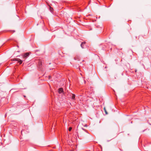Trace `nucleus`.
<instances>
[{"label": "nucleus", "instance_id": "4", "mask_svg": "<svg viewBox=\"0 0 151 151\" xmlns=\"http://www.w3.org/2000/svg\"><path fill=\"white\" fill-rule=\"evenodd\" d=\"M85 44V42H82L81 44V47L82 48H84V45Z\"/></svg>", "mask_w": 151, "mask_h": 151}, {"label": "nucleus", "instance_id": "7", "mask_svg": "<svg viewBox=\"0 0 151 151\" xmlns=\"http://www.w3.org/2000/svg\"><path fill=\"white\" fill-rule=\"evenodd\" d=\"M72 128L71 127H69V129H68V130L69 131H70L71 130H72Z\"/></svg>", "mask_w": 151, "mask_h": 151}, {"label": "nucleus", "instance_id": "2", "mask_svg": "<svg viewBox=\"0 0 151 151\" xmlns=\"http://www.w3.org/2000/svg\"><path fill=\"white\" fill-rule=\"evenodd\" d=\"M29 55V54L28 53H27L24 55L23 57L24 58H26Z\"/></svg>", "mask_w": 151, "mask_h": 151}, {"label": "nucleus", "instance_id": "6", "mask_svg": "<svg viewBox=\"0 0 151 151\" xmlns=\"http://www.w3.org/2000/svg\"><path fill=\"white\" fill-rule=\"evenodd\" d=\"M42 63L41 62H39V68H41V65H42Z\"/></svg>", "mask_w": 151, "mask_h": 151}, {"label": "nucleus", "instance_id": "3", "mask_svg": "<svg viewBox=\"0 0 151 151\" xmlns=\"http://www.w3.org/2000/svg\"><path fill=\"white\" fill-rule=\"evenodd\" d=\"M63 91V89L62 88H60L58 90V92L60 93H62Z\"/></svg>", "mask_w": 151, "mask_h": 151}, {"label": "nucleus", "instance_id": "1", "mask_svg": "<svg viewBox=\"0 0 151 151\" xmlns=\"http://www.w3.org/2000/svg\"><path fill=\"white\" fill-rule=\"evenodd\" d=\"M12 61H17L18 63H19V64H21L22 63V61L19 58H14L12 60Z\"/></svg>", "mask_w": 151, "mask_h": 151}, {"label": "nucleus", "instance_id": "9", "mask_svg": "<svg viewBox=\"0 0 151 151\" xmlns=\"http://www.w3.org/2000/svg\"><path fill=\"white\" fill-rule=\"evenodd\" d=\"M76 58H76V57H75V58H74V59H75V60H77Z\"/></svg>", "mask_w": 151, "mask_h": 151}, {"label": "nucleus", "instance_id": "5", "mask_svg": "<svg viewBox=\"0 0 151 151\" xmlns=\"http://www.w3.org/2000/svg\"><path fill=\"white\" fill-rule=\"evenodd\" d=\"M72 99H75V94H72Z\"/></svg>", "mask_w": 151, "mask_h": 151}, {"label": "nucleus", "instance_id": "8", "mask_svg": "<svg viewBox=\"0 0 151 151\" xmlns=\"http://www.w3.org/2000/svg\"><path fill=\"white\" fill-rule=\"evenodd\" d=\"M104 109L106 113V114H107V111H106L105 108H104Z\"/></svg>", "mask_w": 151, "mask_h": 151}]
</instances>
